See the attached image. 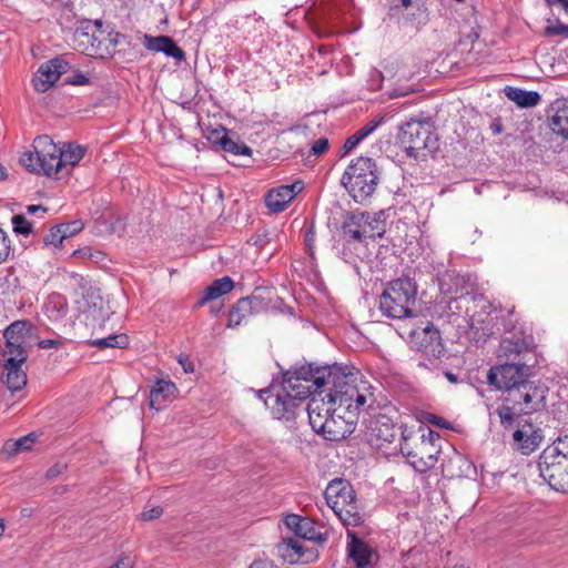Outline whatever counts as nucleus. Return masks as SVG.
<instances>
[{
	"instance_id": "2",
	"label": "nucleus",
	"mask_w": 568,
	"mask_h": 568,
	"mask_svg": "<svg viewBox=\"0 0 568 568\" xmlns=\"http://www.w3.org/2000/svg\"><path fill=\"white\" fill-rule=\"evenodd\" d=\"M517 365H494L487 373V382L497 390H501L503 403L495 413L505 429H511L525 420L524 416L542 412L547 407L549 388L540 381H531L534 358L530 353Z\"/></svg>"
},
{
	"instance_id": "55",
	"label": "nucleus",
	"mask_w": 568,
	"mask_h": 568,
	"mask_svg": "<svg viewBox=\"0 0 568 568\" xmlns=\"http://www.w3.org/2000/svg\"><path fill=\"white\" fill-rule=\"evenodd\" d=\"M284 186L286 187L292 200H294L295 196L303 191L304 183L303 181H295L292 184H286Z\"/></svg>"
},
{
	"instance_id": "40",
	"label": "nucleus",
	"mask_w": 568,
	"mask_h": 568,
	"mask_svg": "<svg viewBox=\"0 0 568 568\" xmlns=\"http://www.w3.org/2000/svg\"><path fill=\"white\" fill-rule=\"evenodd\" d=\"M547 449H552V453L557 455L559 459L568 463V434L558 437Z\"/></svg>"
},
{
	"instance_id": "13",
	"label": "nucleus",
	"mask_w": 568,
	"mask_h": 568,
	"mask_svg": "<svg viewBox=\"0 0 568 568\" xmlns=\"http://www.w3.org/2000/svg\"><path fill=\"white\" fill-rule=\"evenodd\" d=\"M366 437L372 446L383 449L398 439V429L390 417L378 414L368 420Z\"/></svg>"
},
{
	"instance_id": "23",
	"label": "nucleus",
	"mask_w": 568,
	"mask_h": 568,
	"mask_svg": "<svg viewBox=\"0 0 568 568\" xmlns=\"http://www.w3.org/2000/svg\"><path fill=\"white\" fill-rule=\"evenodd\" d=\"M497 318L498 314L496 310L485 314V317H483L481 313L474 314L470 316L469 325L471 329L480 332L481 336H484L485 338H489L493 336H501L503 328H500L499 324L496 323Z\"/></svg>"
},
{
	"instance_id": "1",
	"label": "nucleus",
	"mask_w": 568,
	"mask_h": 568,
	"mask_svg": "<svg viewBox=\"0 0 568 568\" xmlns=\"http://www.w3.org/2000/svg\"><path fill=\"white\" fill-rule=\"evenodd\" d=\"M353 376L347 366H317L310 363L284 372L281 386L273 381L268 387L260 389L257 396L274 418L291 422L303 413L302 404L314 385L316 388L332 385L333 395L338 400L337 412L349 416L354 414L356 422L359 413L374 409L376 398L373 387L366 382L353 385Z\"/></svg>"
},
{
	"instance_id": "53",
	"label": "nucleus",
	"mask_w": 568,
	"mask_h": 568,
	"mask_svg": "<svg viewBox=\"0 0 568 568\" xmlns=\"http://www.w3.org/2000/svg\"><path fill=\"white\" fill-rule=\"evenodd\" d=\"M162 514H163V508L160 506H155L149 510L143 511L140 516H141L142 520L149 521V520H154V519L160 518L162 516Z\"/></svg>"
},
{
	"instance_id": "61",
	"label": "nucleus",
	"mask_w": 568,
	"mask_h": 568,
	"mask_svg": "<svg viewBox=\"0 0 568 568\" xmlns=\"http://www.w3.org/2000/svg\"><path fill=\"white\" fill-rule=\"evenodd\" d=\"M248 568H274L273 565L267 560H254Z\"/></svg>"
},
{
	"instance_id": "4",
	"label": "nucleus",
	"mask_w": 568,
	"mask_h": 568,
	"mask_svg": "<svg viewBox=\"0 0 568 568\" xmlns=\"http://www.w3.org/2000/svg\"><path fill=\"white\" fill-rule=\"evenodd\" d=\"M417 284L408 275L390 281L379 295L381 313L392 320H403L415 315Z\"/></svg>"
},
{
	"instance_id": "45",
	"label": "nucleus",
	"mask_w": 568,
	"mask_h": 568,
	"mask_svg": "<svg viewBox=\"0 0 568 568\" xmlns=\"http://www.w3.org/2000/svg\"><path fill=\"white\" fill-rule=\"evenodd\" d=\"M544 33L547 37L562 36L568 38V24H564L558 21L554 26L546 27Z\"/></svg>"
},
{
	"instance_id": "5",
	"label": "nucleus",
	"mask_w": 568,
	"mask_h": 568,
	"mask_svg": "<svg viewBox=\"0 0 568 568\" xmlns=\"http://www.w3.org/2000/svg\"><path fill=\"white\" fill-rule=\"evenodd\" d=\"M324 497L328 507L345 527H357L363 523L356 493L348 480L343 478L331 480Z\"/></svg>"
},
{
	"instance_id": "39",
	"label": "nucleus",
	"mask_w": 568,
	"mask_h": 568,
	"mask_svg": "<svg viewBox=\"0 0 568 568\" xmlns=\"http://www.w3.org/2000/svg\"><path fill=\"white\" fill-rule=\"evenodd\" d=\"M13 232L17 234L29 235L33 232L32 222L28 221L22 214H16L11 219Z\"/></svg>"
},
{
	"instance_id": "34",
	"label": "nucleus",
	"mask_w": 568,
	"mask_h": 568,
	"mask_svg": "<svg viewBox=\"0 0 568 568\" xmlns=\"http://www.w3.org/2000/svg\"><path fill=\"white\" fill-rule=\"evenodd\" d=\"M304 549V542L294 537L283 539V544L280 547L282 556L291 564L300 562Z\"/></svg>"
},
{
	"instance_id": "17",
	"label": "nucleus",
	"mask_w": 568,
	"mask_h": 568,
	"mask_svg": "<svg viewBox=\"0 0 568 568\" xmlns=\"http://www.w3.org/2000/svg\"><path fill=\"white\" fill-rule=\"evenodd\" d=\"M367 217V214L358 212H349L346 214L341 227L344 245L354 242L361 244L367 243V232L365 231V221Z\"/></svg>"
},
{
	"instance_id": "52",
	"label": "nucleus",
	"mask_w": 568,
	"mask_h": 568,
	"mask_svg": "<svg viewBox=\"0 0 568 568\" xmlns=\"http://www.w3.org/2000/svg\"><path fill=\"white\" fill-rule=\"evenodd\" d=\"M64 83L71 85H87L90 83V80L82 72H77L73 77L67 78Z\"/></svg>"
},
{
	"instance_id": "47",
	"label": "nucleus",
	"mask_w": 568,
	"mask_h": 568,
	"mask_svg": "<svg viewBox=\"0 0 568 568\" xmlns=\"http://www.w3.org/2000/svg\"><path fill=\"white\" fill-rule=\"evenodd\" d=\"M7 233L0 229V264L7 261L10 253V245Z\"/></svg>"
},
{
	"instance_id": "24",
	"label": "nucleus",
	"mask_w": 568,
	"mask_h": 568,
	"mask_svg": "<svg viewBox=\"0 0 568 568\" xmlns=\"http://www.w3.org/2000/svg\"><path fill=\"white\" fill-rule=\"evenodd\" d=\"M234 287V282L230 276H224L221 278H216L209 285L204 291L202 296L195 303L194 307H201L207 302L215 301L221 296L227 294Z\"/></svg>"
},
{
	"instance_id": "22",
	"label": "nucleus",
	"mask_w": 568,
	"mask_h": 568,
	"mask_svg": "<svg viewBox=\"0 0 568 568\" xmlns=\"http://www.w3.org/2000/svg\"><path fill=\"white\" fill-rule=\"evenodd\" d=\"M178 388L171 381L159 379L150 390V407L160 410L175 398Z\"/></svg>"
},
{
	"instance_id": "57",
	"label": "nucleus",
	"mask_w": 568,
	"mask_h": 568,
	"mask_svg": "<svg viewBox=\"0 0 568 568\" xmlns=\"http://www.w3.org/2000/svg\"><path fill=\"white\" fill-rule=\"evenodd\" d=\"M179 364L182 366L183 371L185 373H193L194 372V364L190 359L187 355L180 354L178 357Z\"/></svg>"
},
{
	"instance_id": "48",
	"label": "nucleus",
	"mask_w": 568,
	"mask_h": 568,
	"mask_svg": "<svg viewBox=\"0 0 568 568\" xmlns=\"http://www.w3.org/2000/svg\"><path fill=\"white\" fill-rule=\"evenodd\" d=\"M59 226L61 227L62 233L67 237H70L72 235L79 233L83 229V224L81 221H73L71 223H62V224H59Z\"/></svg>"
},
{
	"instance_id": "29",
	"label": "nucleus",
	"mask_w": 568,
	"mask_h": 568,
	"mask_svg": "<svg viewBox=\"0 0 568 568\" xmlns=\"http://www.w3.org/2000/svg\"><path fill=\"white\" fill-rule=\"evenodd\" d=\"M505 95L520 108H532L536 106L541 97L536 91H526L515 87H506Z\"/></svg>"
},
{
	"instance_id": "63",
	"label": "nucleus",
	"mask_w": 568,
	"mask_h": 568,
	"mask_svg": "<svg viewBox=\"0 0 568 568\" xmlns=\"http://www.w3.org/2000/svg\"><path fill=\"white\" fill-rule=\"evenodd\" d=\"M27 211H28V213H30V214H34V213H37L38 211H42V212H44V213H45V212H47V209H45L43 205H41V204H39V205H34V204H32V205H28V206H27Z\"/></svg>"
},
{
	"instance_id": "31",
	"label": "nucleus",
	"mask_w": 568,
	"mask_h": 568,
	"mask_svg": "<svg viewBox=\"0 0 568 568\" xmlns=\"http://www.w3.org/2000/svg\"><path fill=\"white\" fill-rule=\"evenodd\" d=\"M248 304L253 315L266 312L271 308L272 303V291L263 287H256L254 292L244 297Z\"/></svg>"
},
{
	"instance_id": "16",
	"label": "nucleus",
	"mask_w": 568,
	"mask_h": 568,
	"mask_svg": "<svg viewBox=\"0 0 568 568\" xmlns=\"http://www.w3.org/2000/svg\"><path fill=\"white\" fill-rule=\"evenodd\" d=\"M1 377L3 383L11 392L22 389L27 385V373L22 368L26 361H20L16 356H2Z\"/></svg>"
},
{
	"instance_id": "12",
	"label": "nucleus",
	"mask_w": 568,
	"mask_h": 568,
	"mask_svg": "<svg viewBox=\"0 0 568 568\" xmlns=\"http://www.w3.org/2000/svg\"><path fill=\"white\" fill-rule=\"evenodd\" d=\"M327 386L328 393L325 396H323L324 387L316 388L315 385L311 388V393L307 396L311 399L307 403L306 413L313 430L323 423L325 417L337 412L338 400L333 395L332 385Z\"/></svg>"
},
{
	"instance_id": "49",
	"label": "nucleus",
	"mask_w": 568,
	"mask_h": 568,
	"mask_svg": "<svg viewBox=\"0 0 568 568\" xmlns=\"http://www.w3.org/2000/svg\"><path fill=\"white\" fill-rule=\"evenodd\" d=\"M68 469V464L58 462L54 465H52L45 473V478L51 480L57 478L58 476L64 474Z\"/></svg>"
},
{
	"instance_id": "8",
	"label": "nucleus",
	"mask_w": 568,
	"mask_h": 568,
	"mask_svg": "<svg viewBox=\"0 0 568 568\" xmlns=\"http://www.w3.org/2000/svg\"><path fill=\"white\" fill-rule=\"evenodd\" d=\"M399 448L407 463L418 473H426L437 463L440 447L424 438L400 434Z\"/></svg>"
},
{
	"instance_id": "36",
	"label": "nucleus",
	"mask_w": 568,
	"mask_h": 568,
	"mask_svg": "<svg viewBox=\"0 0 568 568\" xmlns=\"http://www.w3.org/2000/svg\"><path fill=\"white\" fill-rule=\"evenodd\" d=\"M251 306L246 303L244 297L240 298L231 308L229 313V327H236L241 325V323L248 316L253 315Z\"/></svg>"
},
{
	"instance_id": "51",
	"label": "nucleus",
	"mask_w": 568,
	"mask_h": 568,
	"mask_svg": "<svg viewBox=\"0 0 568 568\" xmlns=\"http://www.w3.org/2000/svg\"><path fill=\"white\" fill-rule=\"evenodd\" d=\"M384 116L375 118L372 121L367 122L357 131L362 134L363 138H367L371 133H373L377 126L383 122Z\"/></svg>"
},
{
	"instance_id": "9",
	"label": "nucleus",
	"mask_w": 568,
	"mask_h": 568,
	"mask_svg": "<svg viewBox=\"0 0 568 568\" xmlns=\"http://www.w3.org/2000/svg\"><path fill=\"white\" fill-rule=\"evenodd\" d=\"M6 347L1 356H16L20 361H27L28 349L38 339L36 326L28 320L11 323L3 332Z\"/></svg>"
},
{
	"instance_id": "11",
	"label": "nucleus",
	"mask_w": 568,
	"mask_h": 568,
	"mask_svg": "<svg viewBox=\"0 0 568 568\" xmlns=\"http://www.w3.org/2000/svg\"><path fill=\"white\" fill-rule=\"evenodd\" d=\"M409 345L430 362L440 358L445 353L440 333L430 322L423 328L412 331Z\"/></svg>"
},
{
	"instance_id": "14",
	"label": "nucleus",
	"mask_w": 568,
	"mask_h": 568,
	"mask_svg": "<svg viewBox=\"0 0 568 568\" xmlns=\"http://www.w3.org/2000/svg\"><path fill=\"white\" fill-rule=\"evenodd\" d=\"M354 414L333 413L325 417L323 423L314 429L315 433L322 435L325 439L338 442L346 438L355 429Z\"/></svg>"
},
{
	"instance_id": "25",
	"label": "nucleus",
	"mask_w": 568,
	"mask_h": 568,
	"mask_svg": "<svg viewBox=\"0 0 568 568\" xmlns=\"http://www.w3.org/2000/svg\"><path fill=\"white\" fill-rule=\"evenodd\" d=\"M20 163L32 173L44 174L45 176L55 178L53 163L41 160V156L37 154L36 150L28 151L20 158Z\"/></svg>"
},
{
	"instance_id": "32",
	"label": "nucleus",
	"mask_w": 568,
	"mask_h": 568,
	"mask_svg": "<svg viewBox=\"0 0 568 568\" xmlns=\"http://www.w3.org/2000/svg\"><path fill=\"white\" fill-rule=\"evenodd\" d=\"M292 201L284 185L271 190L265 197L266 206L273 213L283 212Z\"/></svg>"
},
{
	"instance_id": "30",
	"label": "nucleus",
	"mask_w": 568,
	"mask_h": 568,
	"mask_svg": "<svg viewBox=\"0 0 568 568\" xmlns=\"http://www.w3.org/2000/svg\"><path fill=\"white\" fill-rule=\"evenodd\" d=\"M58 80L59 78H55V72L52 70L50 61H47L39 67L32 79V83L37 92L44 93L53 87Z\"/></svg>"
},
{
	"instance_id": "58",
	"label": "nucleus",
	"mask_w": 568,
	"mask_h": 568,
	"mask_svg": "<svg viewBox=\"0 0 568 568\" xmlns=\"http://www.w3.org/2000/svg\"><path fill=\"white\" fill-rule=\"evenodd\" d=\"M416 438H424L426 442H429L430 444H437L439 440V434L432 430L430 428H427L420 436H416Z\"/></svg>"
},
{
	"instance_id": "28",
	"label": "nucleus",
	"mask_w": 568,
	"mask_h": 568,
	"mask_svg": "<svg viewBox=\"0 0 568 568\" xmlns=\"http://www.w3.org/2000/svg\"><path fill=\"white\" fill-rule=\"evenodd\" d=\"M32 146L42 161L57 164L61 149L57 146L49 135L37 136Z\"/></svg>"
},
{
	"instance_id": "38",
	"label": "nucleus",
	"mask_w": 568,
	"mask_h": 568,
	"mask_svg": "<svg viewBox=\"0 0 568 568\" xmlns=\"http://www.w3.org/2000/svg\"><path fill=\"white\" fill-rule=\"evenodd\" d=\"M37 436L33 433H30L26 436L18 438L17 440H8L6 442L3 449L9 454H18L20 452H27L31 449V446L34 444Z\"/></svg>"
},
{
	"instance_id": "54",
	"label": "nucleus",
	"mask_w": 568,
	"mask_h": 568,
	"mask_svg": "<svg viewBox=\"0 0 568 568\" xmlns=\"http://www.w3.org/2000/svg\"><path fill=\"white\" fill-rule=\"evenodd\" d=\"M305 244L310 251V254L313 255V244L315 241V231L313 223L307 227L304 235Z\"/></svg>"
},
{
	"instance_id": "56",
	"label": "nucleus",
	"mask_w": 568,
	"mask_h": 568,
	"mask_svg": "<svg viewBox=\"0 0 568 568\" xmlns=\"http://www.w3.org/2000/svg\"><path fill=\"white\" fill-rule=\"evenodd\" d=\"M302 554H303V557H301L300 562H303V564L312 562V561L316 560L318 557V551L313 547L312 548L305 547V549Z\"/></svg>"
},
{
	"instance_id": "27",
	"label": "nucleus",
	"mask_w": 568,
	"mask_h": 568,
	"mask_svg": "<svg viewBox=\"0 0 568 568\" xmlns=\"http://www.w3.org/2000/svg\"><path fill=\"white\" fill-rule=\"evenodd\" d=\"M215 143L225 152L233 155H247L252 154V149L244 142L240 141L235 133L224 131L221 138H217Z\"/></svg>"
},
{
	"instance_id": "44",
	"label": "nucleus",
	"mask_w": 568,
	"mask_h": 568,
	"mask_svg": "<svg viewBox=\"0 0 568 568\" xmlns=\"http://www.w3.org/2000/svg\"><path fill=\"white\" fill-rule=\"evenodd\" d=\"M34 345H38L40 348H62L65 345V339L61 336H57L54 338H45V339H37Z\"/></svg>"
},
{
	"instance_id": "50",
	"label": "nucleus",
	"mask_w": 568,
	"mask_h": 568,
	"mask_svg": "<svg viewBox=\"0 0 568 568\" xmlns=\"http://www.w3.org/2000/svg\"><path fill=\"white\" fill-rule=\"evenodd\" d=\"M329 148V141L326 138H321L312 144L311 154L320 156L324 154Z\"/></svg>"
},
{
	"instance_id": "26",
	"label": "nucleus",
	"mask_w": 568,
	"mask_h": 568,
	"mask_svg": "<svg viewBox=\"0 0 568 568\" xmlns=\"http://www.w3.org/2000/svg\"><path fill=\"white\" fill-rule=\"evenodd\" d=\"M85 149L81 145H73L69 143L65 149H61L57 164H53L55 178L59 179V173L65 165L74 166L84 156Z\"/></svg>"
},
{
	"instance_id": "42",
	"label": "nucleus",
	"mask_w": 568,
	"mask_h": 568,
	"mask_svg": "<svg viewBox=\"0 0 568 568\" xmlns=\"http://www.w3.org/2000/svg\"><path fill=\"white\" fill-rule=\"evenodd\" d=\"M49 61L52 70L55 72V78L60 79L62 74L67 73L71 69L70 63L63 57H55Z\"/></svg>"
},
{
	"instance_id": "62",
	"label": "nucleus",
	"mask_w": 568,
	"mask_h": 568,
	"mask_svg": "<svg viewBox=\"0 0 568 568\" xmlns=\"http://www.w3.org/2000/svg\"><path fill=\"white\" fill-rule=\"evenodd\" d=\"M114 566H118V568H132V561L129 558H121Z\"/></svg>"
},
{
	"instance_id": "35",
	"label": "nucleus",
	"mask_w": 568,
	"mask_h": 568,
	"mask_svg": "<svg viewBox=\"0 0 568 568\" xmlns=\"http://www.w3.org/2000/svg\"><path fill=\"white\" fill-rule=\"evenodd\" d=\"M549 126L554 133L568 139V104L557 109L550 119Z\"/></svg>"
},
{
	"instance_id": "59",
	"label": "nucleus",
	"mask_w": 568,
	"mask_h": 568,
	"mask_svg": "<svg viewBox=\"0 0 568 568\" xmlns=\"http://www.w3.org/2000/svg\"><path fill=\"white\" fill-rule=\"evenodd\" d=\"M357 145H358V142L356 141V139H354V136H353V135H351V136H348V138L345 140V142H344V144H343L342 150H343L344 154H347V153H349L352 150H354Z\"/></svg>"
},
{
	"instance_id": "60",
	"label": "nucleus",
	"mask_w": 568,
	"mask_h": 568,
	"mask_svg": "<svg viewBox=\"0 0 568 568\" xmlns=\"http://www.w3.org/2000/svg\"><path fill=\"white\" fill-rule=\"evenodd\" d=\"M490 130L495 135L500 134L503 132L504 126L499 118L493 120L490 124Z\"/></svg>"
},
{
	"instance_id": "43",
	"label": "nucleus",
	"mask_w": 568,
	"mask_h": 568,
	"mask_svg": "<svg viewBox=\"0 0 568 568\" xmlns=\"http://www.w3.org/2000/svg\"><path fill=\"white\" fill-rule=\"evenodd\" d=\"M67 236L62 233L59 225L51 227L50 233L44 237L45 244H52L54 246L61 245Z\"/></svg>"
},
{
	"instance_id": "64",
	"label": "nucleus",
	"mask_w": 568,
	"mask_h": 568,
	"mask_svg": "<svg viewBox=\"0 0 568 568\" xmlns=\"http://www.w3.org/2000/svg\"><path fill=\"white\" fill-rule=\"evenodd\" d=\"M549 4H560L565 10H568V0H547Z\"/></svg>"
},
{
	"instance_id": "33",
	"label": "nucleus",
	"mask_w": 568,
	"mask_h": 568,
	"mask_svg": "<svg viewBox=\"0 0 568 568\" xmlns=\"http://www.w3.org/2000/svg\"><path fill=\"white\" fill-rule=\"evenodd\" d=\"M363 213L368 215V217L365 221V231L367 232V239L375 241L378 237H383L386 232L385 212L379 211L374 214H371L368 212Z\"/></svg>"
},
{
	"instance_id": "3",
	"label": "nucleus",
	"mask_w": 568,
	"mask_h": 568,
	"mask_svg": "<svg viewBox=\"0 0 568 568\" xmlns=\"http://www.w3.org/2000/svg\"><path fill=\"white\" fill-rule=\"evenodd\" d=\"M497 322L503 328L501 341L498 348L499 365H519L525 359L523 356L530 353L534 358V367L537 364V355L534 346V338L526 334L519 325L518 318L515 316L514 307L506 313L501 310L497 312Z\"/></svg>"
},
{
	"instance_id": "41",
	"label": "nucleus",
	"mask_w": 568,
	"mask_h": 568,
	"mask_svg": "<svg viewBox=\"0 0 568 568\" xmlns=\"http://www.w3.org/2000/svg\"><path fill=\"white\" fill-rule=\"evenodd\" d=\"M468 300H475V296L470 294L469 295H455V297H450L447 301V308L452 315H459L462 313L463 306L462 304L464 302H467Z\"/></svg>"
},
{
	"instance_id": "19",
	"label": "nucleus",
	"mask_w": 568,
	"mask_h": 568,
	"mask_svg": "<svg viewBox=\"0 0 568 568\" xmlns=\"http://www.w3.org/2000/svg\"><path fill=\"white\" fill-rule=\"evenodd\" d=\"M284 523L296 537L318 544H323L326 540L325 535L317 531L313 521L306 517L290 514L284 518Z\"/></svg>"
},
{
	"instance_id": "46",
	"label": "nucleus",
	"mask_w": 568,
	"mask_h": 568,
	"mask_svg": "<svg viewBox=\"0 0 568 568\" xmlns=\"http://www.w3.org/2000/svg\"><path fill=\"white\" fill-rule=\"evenodd\" d=\"M425 420L428 424L434 425L438 428L453 429V427L448 420H446L444 417L433 414V413H426Z\"/></svg>"
},
{
	"instance_id": "15",
	"label": "nucleus",
	"mask_w": 568,
	"mask_h": 568,
	"mask_svg": "<svg viewBox=\"0 0 568 568\" xmlns=\"http://www.w3.org/2000/svg\"><path fill=\"white\" fill-rule=\"evenodd\" d=\"M542 438V430L535 427L528 419L518 423L517 429L513 433L514 445L524 455H529L536 450Z\"/></svg>"
},
{
	"instance_id": "20",
	"label": "nucleus",
	"mask_w": 568,
	"mask_h": 568,
	"mask_svg": "<svg viewBox=\"0 0 568 568\" xmlns=\"http://www.w3.org/2000/svg\"><path fill=\"white\" fill-rule=\"evenodd\" d=\"M439 291L444 295H469L468 280L455 270H445L437 274Z\"/></svg>"
},
{
	"instance_id": "7",
	"label": "nucleus",
	"mask_w": 568,
	"mask_h": 568,
	"mask_svg": "<svg viewBox=\"0 0 568 568\" xmlns=\"http://www.w3.org/2000/svg\"><path fill=\"white\" fill-rule=\"evenodd\" d=\"M397 140L409 158H425L427 153H435L439 149L438 136L432 131L430 124L423 120L412 118L399 126Z\"/></svg>"
},
{
	"instance_id": "37",
	"label": "nucleus",
	"mask_w": 568,
	"mask_h": 568,
	"mask_svg": "<svg viewBox=\"0 0 568 568\" xmlns=\"http://www.w3.org/2000/svg\"><path fill=\"white\" fill-rule=\"evenodd\" d=\"M128 344L129 338L125 334H112L108 337L89 341V345L99 349H104L108 347L125 348Z\"/></svg>"
},
{
	"instance_id": "6",
	"label": "nucleus",
	"mask_w": 568,
	"mask_h": 568,
	"mask_svg": "<svg viewBox=\"0 0 568 568\" xmlns=\"http://www.w3.org/2000/svg\"><path fill=\"white\" fill-rule=\"evenodd\" d=\"M379 172L376 162L366 156L352 161L345 170L342 183L358 203L367 200L376 190Z\"/></svg>"
},
{
	"instance_id": "10",
	"label": "nucleus",
	"mask_w": 568,
	"mask_h": 568,
	"mask_svg": "<svg viewBox=\"0 0 568 568\" xmlns=\"http://www.w3.org/2000/svg\"><path fill=\"white\" fill-rule=\"evenodd\" d=\"M538 469L540 476L554 490L568 493V463L559 459L552 449L542 450L538 459Z\"/></svg>"
},
{
	"instance_id": "18",
	"label": "nucleus",
	"mask_w": 568,
	"mask_h": 568,
	"mask_svg": "<svg viewBox=\"0 0 568 568\" xmlns=\"http://www.w3.org/2000/svg\"><path fill=\"white\" fill-rule=\"evenodd\" d=\"M347 537L349 538L348 557L355 562L356 568H373V559L378 557L377 552L349 529H347Z\"/></svg>"
},
{
	"instance_id": "21",
	"label": "nucleus",
	"mask_w": 568,
	"mask_h": 568,
	"mask_svg": "<svg viewBox=\"0 0 568 568\" xmlns=\"http://www.w3.org/2000/svg\"><path fill=\"white\" fill-rule=\"evenodd\" d=\"M144 45L153 52H163L165 55L174 58L179 61L185 59V52L169 36H144Z\"/></svg>"
}]
</instances>
